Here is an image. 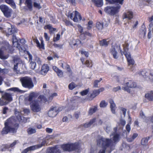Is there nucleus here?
Here are the masks:
<instances>
[{"label":"nucleus","mask_w":153,"mask_h":153,"mask_svg":"<svg viewBox=\"0 0 153 153\" xmlns=\"http://www.w3.org/2000/svg\"><path fill=\"white\" fill-rule=\"evenodd\" d=\"M59 64L61 65L62 68L64 69H65L66 66L68 65L65 62H60L59 63Z\"/></svg>","instance_id":"obj_57"},{"label":"nucleus","mask_w":153,"mask_h":153,"mask_svg":"<svg viewBox=\"0 0 153 153\" xmlns=\"http://www.w3.org/2000/svg\"><path fill=\"white\" fill-rule=\"evenodd\" d=\"M99 91L97 90H94L93 91L92 93L91 94V96L94 98L99 95Z\"/></svg>","instance_id":"obj_39"},{"label":"nucleus","mask_w":153,"mask_h":153,"mask_svg":"<svg viewBox=\"0 0 153 153\" xmlns=\"http://www.w3.org/2000/svg\"><path fill=\"white\" fill-rule=\"evenodd\" d=\"M102 80V78H100L99 80H96L94 81L93 83V86L94 88H98V83Z\"/></svg>","instance_id":"obj_35"},{"label":"nucleus","mask_w":153,"mask_h":153,"mask_svg":"<svg viewBox=\"0 0 153 153\" xmlns=\"http://www.w3.org/2000/svg\"><path fill=\"white\" fill-rule=\"evenodd\" d=\"M7 57V56L4 55L3 52L2 50V48H1L0 49V58L2 59H6Z\"/></svg>","instance_id":"obj_41"},{"label":"nucleus","mask_w":153,"mask_h":153,"mask_svg":"<svg viewBox=\"0 0 153 153\" xmlns=\"http://www.w3.org/2000/svg\"><path fill=\"white\" fill-rule=\"evenodd\" d=\"M94 3L97 6L101 7L103 4L102 0H94Z\"/></svg>","instance_id":"obj_32"},{"label":"nucleus","mask_w":153,"mask_h":153,"mask_svg":"<svg viewBox=\"0 0 153 153\" xmlns=\"http://www.w3.org/2000/svg\"><path fill=\"white\" fill-rule=\"evenodd\" d=\"M110 107L112 112L113 113H115V105L113 101L111 100H110Z\"/></svg>","instance_id":"obj_29"},{"label":"nucleus","mask_w":153,"mask_h":153,"mask_svg":"<svg viewBox=\"0 0 153 153\" xmlns=\"http://www.w3.org/2000/svg\"><path fill=\"white\" fill-rule=\"evenodd\" d=\"M120 7V5L114 7L108 6L105 8L104 11L107 13L114 16L119 12Z\"/></svg>","instance_id":"obj_5"},{"label":"nucleus","mask_w":153,"mask_h":153,"mask_svg":"<svg viewBox=\"0 0 153 153\" xmlns=\"http://www.w3.org/2000/svg\"><path fill=\"white\" fill-rule=\"evenodd\" d=\"M44 37L46 41H48L49 40L50 37L47 33H44Z\"/></svg>","instance_id":"obj_62"},{"label":"nucleus","mask_w":153,"mask_h":153,"mask_svg":"<svg viewBox=\"0 0 153 153\" xmlns=\"http://www.w3.org/2000/svg\"><path fill=\"white\" fill-rule=\"evenodd\" d=\"M104 127L106 129V131L108 133L111 130L110 125L108 124L107 126L106 125L105 127L104 126Z\"/></svg>","instance_id":"obj_56"},{"label":"nucleus","mask_w":153,"mask_h":153,"mask_svg":"<svg viewBox=\"0 0 153 153\" xmlns=\"http://www.w3.org/2000/svg\"><path fill=\"white\" fill-rule=\"evenodd\" d=\"M34 41L36 43L37 46L40 49H45L44 44V41L42 38L40 39L41 44H40L38 40L37 39H34Z\"/></svg>","instance_id":"obj_18"},{"label":"nucleus","mask_w":153,"mask_h":153,"mask_svg":"<svg viewBox=\"0 0 153 153\" xmlns=\"http://www.w3.org/2000/svg\"><path fill=\"white\" fill-rule=\"evenodd\" d=\"M16 32V29L14 27L10 26V27L8 28L7 33L8 35H10Z\"/></svg>","instance_id":"obj_30"},{"label":"nucleus","mask_w":153,"mask_h":153,"mask_svg":"<svg viewBox=\"0 0 153 153\" xmlns=\"http://www.w3.org/2000/svg\"><path fill=\"white\" fill-rule=\"evenodd\" d=\"M113 139L114 142L118 141L119 139V135L117 134H114L113 137Z\"/></svg>","instance_id":"obj_47"},{"label":"nucleus","mask_w":153,"mask_h":153,"mask_svg":"<svg viewBox=\"0 0 153 153\" xmlns=\"http://www.w3.org/2000/svg\"><path fill=\"white\" fill-rule=\"evenodd\" d=\"M60 36L59 33L57 34L56 36V37H54L53 38V41H56L59 40L60 39Z\"/></svg>","instance_id":"obj_61"},{"label":"nucleus","mask_w":153,"mask_h":153,"mask_svg":"<svg viewBox=\"0 0 153 153\" xmlns=\"http://www.w3.org/2000/svg\"><path fill=\"white\" fill-rule=\"evenodd\" d=\"M69 148V144H64L61 146V148L64 151H70Z\"/></svg>","instance_id":"obj_31"},{"label":"nucleus","mask_w":153,"mask_h":153,"mask_svg":"<svg viewBox=\"0 0 153 153\" xmlns=\"http://www.w3.org/2000/svg\"><path fill=\"white\" fill-rule=\"evenodd\" d=\"M77 26L78 28V30L79 32L81 33H82L83 31V27L79 25H77Z\"/></svg>","instance_id":"obj_58"},{"label":"nucleus","mask_w":153,"mask_h":153,"mask_svg":"<svg viewBox=\"0 0 153 153\" xmlns=\"http://www.w3.org/2000/svg\"><path fill=\"white\" fill-rule=\"evenodd\" d=\"M120 50L121 54H122V51L120 49V46L119 45H113L112 46L111 48V52L114 58V59H117L118 58V56L117 55V51Z\"/></svg>","instance_id":"obj_9"},{"label":"nucleus","mask_w":153,"mask_h":153,"mask_svg":"<svg viewBox=\"0 0 153 153\" xmlns=\"http://www.w3.org/2000/svg\"><path fill=\"white\" fill-rule=\"evenodd\" d=\"M17 140H15L10 145H3L2 146V151H4L6 149H9L10 147H12L15 145H16V144L17 143Z\"/></svg>","instance_id":"obj_20"},{"label":"nucleus","mask_w":153,"mask_h":153,"mask_svg":"<svg viewBox=\"0 0 153 153\" xmlns=\"http://www.w3.org/2000/svg\"><path fill=\"white\" fill-rule=\"evenodd\" d=\"M9 91H14V92H17L21 93H24L25 91L20 89L19 88L17 87H13L11 88L8 89Z\"/></svg>","instance_id":"obj_26"},{"label":"nucleus","mask_w":153,"mask_h":153,"mask_svg":"<svg viewBox=\"0 0 153 153\" xmlns=\"http://www.w3.org/2000/svg\"><path fill=\"white\" fill-rule=\"evenodd\" d=\"M151 73L146 70L142 71L138 73L140 75L142 76L144 78L147 79H149V78Z\"/></svg>","instance_id":"obj_15"},{"label":"nucleus","mask_w":153,"mask_h":153,"mask_svg":"<svg viewBox=\"0 0 153 153\" xmlns=\"http://www.w3.org/2000/svg\"><path fill=\"white\" fill-rule=\"evenodd\" d=\"M27 131L29 134H31L35 133L36 131L34 128H30L27 129Z\"/></svg>","instance_id":"obj_37"},{"label":"nucleus","mask_w":153,"mask_h":153,"mask_svg":"<svg viewBox=\"0 0 153 153\" xmlns=\"http://www.w3.org/2000/svg\"><path fill=\"white\" fill-rule=\"evenodd\" d=\"M97 109V107L96 106H94V107L91 108L88 111V113L90 115H92L94 113H95Z\"/></svg>","instance_id":"obj_34"},{"label":"nucleus","mask_w":153,"mask_h":153,"mask_svg":"<svg viewBox=\"0 0 153 153\" xmlns=\"http://www.w3.org/2000/svg\"><path fill=\"white\" fill-rule=\"evenodd\" d=\"M36 66V62H32L30 63V66L32 69H34L35 68Z\"/></svg>","instance_id":"obj_52"},{"label":"nucleus","mask_w":153,"mask_h":153,"mask_svg":"<svg viewBox=\"0 0 153 153\" xmlns=\"http://www.w3.org/2000/svg\"><path fill=\"white\" fill-rule=\"evenodd\" d=\"M93 26V22L92 21H89L88 24L87 28L88 30H90L91 29Z\"/></svg>","instance_id":"obj_51"},{"label":"nucleus","mask_w":153,"mask_h":153,"mask_svg":"<svg viewBox=\"0 0 153 153\" xmlns=\"http://www.w3.org/2000/svg\"><path fill=\"white\" fill-rule=\"evenodd\" d=\"M25 3L28 8L30 10L31 9L32 6L31 0H26Z\"/></svg>","instance_id":"obj_38"},{"label":"nucleus","mask_w":153,"mask_h":153,"mask_svg":"<svg viewBox=\"0 0 153 153\" xmlns=\"http://www.w3.org/2000/svg\"><path fill=\"white\" fill-rule=\"evenodd\" d=\"M34 60L35 61V62H37L39 65H41L42 62V60L39 57L36 56L35 57Z\"/></svg>","instance_id":"obj_45"},{"label":"nucleus","mask_w":153,"mask_h":153,"mask_svg":"<svg viewBox=\"0 0 153 153\" xmlns=\"http://www.w3.org/2000/svg\"><path fill=\"white\" fill-rule=\"evenodd\" d=\"M85 65L88 67H91L92 66L91 61L90 60H87L85 62Z\"/></svg>","instance_id":"obj_54"},{"label":"nucleus","mask_w":153,"mask_h":153,"mask_svg":"<svg viewBox=\"0 0 153 153\" xmlns=\"http://www.w3.org/2000/svg\"><path fill=\"white\" fill-rule=\"evenodd\" d=\"M140 33L142 35L143 37H144L146 34V30L145 28L141 29L140 30Z\"/></svg>","instance_id":"obj_50"},{"label":"nucleus","mask_w":153,"mask_h":153,"mask_svg":"<svg viewBox=\"0 0 153 153\" xmlns=\"http://www.w3.org/2000/svg\"><path fill=\"white\" fill-rule=\"evenodd\" d=\"M47 152L48 153H61L59 149L56 147L48 149Z\"/></svg>","instance_id":"obj_22"},{"label":"nucleus","mask_w":153,"mask_h":153,"mask_svg":"<svg viewBox=\"0 0 153 153\" xmlns=\"http://www.w3.org/2000/svg\"><path fill=\"white\" fill-rule=\"evenodd\" d=\"M13 45L14 47H16L18 48L19 51H21L22 49L21 47L20 46V45L18 42V40L16 36L14 35H13L12 38Z\"/></svg>","instance_id":"obj_14"},{"label":"nucleus","mask_w":153,"mask_h":153,"mask_svg":"<svg viewBox=\"0 0 153 153\" xmlns=\"http://www.w3.org/2000/svg\"><path fill=\"white\" fill-rule=\"evenodd\" d=\"M56 73L57 74L58 76L59 77H63V73L62 71L61 70H60V69L58 71H58Z\"/></svg>","instance_id":"obj_55"},{"label":"nucleus","mask_w":153,"mask_h":153,"mask_svg":"<svg viewBox=\"0 0 153 153\" xmlns=\"http://www.w3.org/2000/svg\"><path fill=\"white\" fill-rule=\"evenodd\" d=\"M113 142L111 139L101 138L98 140L97 144L102 146L98 153H105V149L107 147H111L113 145Z\"/></svg>","instance_id":"obj_2"},{"label":"nucleus","mask_w":153,"mask_h":153,"mask_svg":"<svg viewBox=\"0 0 153 153\" xmlns=\"http://www.w3.org/2000/svg\"><path fill=\"white\" fill-rule=\"evenodd\" d=\"M133 12L130 10H129L126 13H124L123 18V19L127 18L130 20L133 18Z\"/></svg>","instance_id":"obj_16"},{"label":"nucleus","mask_w":153,"mask_h":153,"mask_svg":"<svg viewBox=\"0 0 153 153\" xmlns=\"http://www.w3.org/2000/svg\"><path fill=\"white\" fill-rule=\"evenodd\" d=\"M23 111L25 114H28L30 113V110L28 108H24Z\"/></svg>","instance_id":"obj_64"},{"label":"nucleus","mask_w":153,"mask_h":153,"mask_svg":"<svg viewBox=\"0 0 153 153\" xmlns=\"http://www.w3.org/2000/svg\"><path fill=\"white\" fill-rule=\"evenodd\" d=\"M80 43H81V42L78 40H75L74 39H73L72 41H71L70 42L71 45H76Z\"/></svg>","instance_id":"obj_36"},{"label":"nucleus","mask_w":153,"mask_h":153,"mask_svg":"<svg viewBox=\"0 0 153 153\" xmlns=\"http://www.w3.org/2000/svg\"><path fill=\"white\" fill-rule=\"evenodd\" d=\"M38 96V93L35 92H32L28 96V100L30 102L32 100L36 97Z\"/></svg>","instance_id":"obj_23"},{"label":"nucleus","mask_w":153,"mask_h":153,"mask_svg":"<svg viewBox=\"0 0 153 153\" xmlns=\"http://www.w3.org/2000/svg\"><path fill=\"white\" fill-rule=\"evenodd\" d=\"M110 41L109 39H103L100 41V44L102 46H107L109 43Z\"/></svg>","instance_id":"obj_25"},{"label":"nucleus","mask_w":153,"mask_h":153,"mask_svg":"<svg viewBox=\"0 0 153 153\" xmlns=\"http://www.w3.org/2000/svg\"><path fill=\"white\" fill-rule=\"evenodd\" d=\"M5 1L6 3L10 5L13 8H16V4L13 0H5Z\"/></svg>","instance_id":"obj_28"},{"label":"nucleus","mask_w":153,"mask_h":153,"mask_svg":"<svg viewBox=\"0 0 153 153\" xmlns=\"http://www.w3.org/2000/svg\"><path fill=\"white\" fill-rule=\"evenodd\" d=\"M2 99L3 101L6 102L7 103L12 100V95L9 93H5L2 96Z\"/></svg>","instance_id":"obj_11"},{"label":"nucleus","mask_w":153,"mask_h":153,"mask_svg":"<svg viewBox=\"0 0 153 153\" xmlns=\"http://www.w3.org/2000/svg\"><path fill=\"white\" fill-rule=\"evenodd\" d=\"M0 9L4 15L7 18H10L13 13V10L7 5L4 4L0 6Z\"/></svg>","instance_id":"obj_4"},{"label":"nucleus","mask_w":153,"mask_h":153,"mask_svg":"<svg viewBox=\"0 0 153 153\" xmlns=\"http://www.w3.org/2000/svg\"><path fill=\"white\" fill-rule=\"evenodd\" d=\"M122 146L123 148L127 149H128L129 148V146L125 143H123L122 144Z\"/></svg>","instance_id":"obj_63"},{"label":"nucleus","mask_w":153,"mask_h":153,"mask_svg":"<svg viewBox=\"0 0 153 153\" xmlns=\"http://www.w3.org/2000/svg\"><path fill=\"white\" fill-rule=\"evenodd\" d=\"M82 35L88 36L90 37L91 36V33H89V32H88V31H85V32L81 34V36Z\"/></svg>","instance_id":"obj_60"},{"label":"nucleus","mask_w":153,"mask_h":153,"mask_svg":"<svg viewBox=\"0 0 153 153\" xmlns=\"http://www.w3.org/2000/svg\"><path fill=\"white\" fill-rule=\"evenodd\" d=\"M9 120H7L5 123V127L3 128L2 131V133L3 134H6L10 132L12 133L15 132L16 130L13 128H11L8 126Z\"/></svg>","instance_id":"obj_8"},{"label":"nucleus","mask_w":153,"mask_h":153,"mask_svg":"<svg viewBox=\"0 0 153 153\" xmlns=\"http://www.w3.org/2000/svg\"><path fill=\"white\" fill-rule=\"evenodd\" d=\"M49 70V68L48 65L46 64H44L42 67L40 73L41 74L45 75L47 73Z\"/></svg>","instance_id":"obj_17"},{"label":"nucleus","mask_w":153,"mask_h":153,"mask_svg":"<svg viewBox=\"0 0 153 153\" xmlns=\"http://www.w3.org/2000/svg\"><path fill=\"white\" fill-rule=\"evenodd\" d=\"M58 111L55 107L51 108L48 112V116L51 117H55L57 114Z\"/></svg>","instance_id":"obj_12"},{"label":"nucleus","mask_w":153,"mask_h":153,"mask_svg":"<svg viewBox=\"0 0 153 153\" xmlns=\"http://www.w3.org/2000/svg\"><path fill=\"white\" fill-rule=\"evenodd\" d=\"M42 101L45 102L47 100L45 96L41 95L39 96L36 100L33 101L30 104V108L31 111L34 112H40L42 109L41 107L40 104Z\"/></svg>","instance_id":"obj_1"},{"label":"nucleus","mask_w":153,"mask_h":153,"mask_svg":"<svg viewBox=\"0 0 153 153\" xmlns=\"http://www.w3.org/2000/svg\"><path fill=\"white\" fill-rule=\"evenodd\" d=\"M44 28L45 29H48L50 31H55L56 30V28H53L50 25H48L45 26Z\"/></svg>","instance_id":"obj_43"},{"label":"nucleus","mask_w":153,"mask_h":153,"mask_svg":"<svg viewBox=\"0 0 153 153\" xmlns=\"http://www.w3.org/2000/svg\"><path fill=\"white\" fill-rule=\"evenodd\" d=\"M37 147L36 146H31L24 150L22 152V153H27L29 151L34 150Z\"/></svg>","instance_id":"obj_27"},{"label":"nucleus","mask_w":153,"mask_h":153,"mask_svg":"<svg viewBox=\"0 0 153 153\" xmlns=\"http://www.w3.org/2000/svg\"><path fill=\"white\" fill-rule=\"evenodd\" d=\"M67 16L73 20L74 22H78L81 19V17L79 13L75 11L72 13L68 12L66 13Z\"/></svg>","instance_id":"obj_6"},{"label":"nucleus","mask_w":153,"mask_h":153,"mask_svg":"<svg viewBox=\"0 0 153 153\" xmlns=\"http://www.w3.org/2000/svg\"><path fill=\"white\" fill-rule=\"evenodd\" d=\"M108 103L107 102L104 100H102L100 102V105L101 108H104L106 107Z\"/></svg>","instance_id":"obj_46"},{"label":"nucleus","mask_w":153,"mask_h":153,"mask_svg":"<svg viewBox=\"0 0 153 153\" xmlns=\"http://www.w3.org/2000/svg\"><path fill=\"white\" fill-rule=\"evenodd\" d=\"M76 85L73 82L70 83L68 86L69 89L70 90H72L76 87Z\"/></svg>","instance_id":"obj_49"},{"label":"nucleus","mask_w":153,"mask_h":153,"mask_svg":"<svg viewBox=\"0 0 153 153\" xmlns=\"http://www.w3.org/2000/svg\"><path fill=\"white\" fill-rule=\"evenodd\" d=\"M57 96V94L56 93H51V94H50L49 96L48 97V100H49L51 101L53 98L54 97H56Z\"/></svg>","instance_id":"obj_42"},{"label":"nucleus","mask_w":153,"mask_h":153,"mask_svg":"<svg viewBox=\"0 0 153 153\" xmlns=\"http://www.w3.org/2000/svg\"><path fill=\"white\" fill-rule=\"evenodd\" d=\"M96 121V119L94 118L91 119L90 121L86 123L84 125L85 127L87 128L90 126L91 125L93 124Z\"/></svg>","instance_id":"obj_24"},{"label":"nucleus","mask_w":153,"mask_h":153,"mask_svg":"<svg viewBox=\"0 0 153 153\" xmlns=\"http://www.w3.org/2000/svg\"><path fill=\"white\" fill-rule=\"evenodd\" d=\"M81 52V54H84L86 57H88V53L86 51H85L84 50H81L79 51Z\"/></svg>","instance_id":"obj_59"},{"label":"nucleus","mask_w":153,"mask_h":153,"mask_svg":"<svg viewBox=\"0 0 153 153\" xmlns=\"http://www.w3.org/2000/svg\"><path fill=\"white\" fill-rule=\"evenodd\" d=\"M22 85L23 87L30 89L34 86L31 79L28 77H22L20 79Z\"/></svg>","instance_id":"obj_3"},{"label":"nucleus","mask_w":153,"mask_h":153,"mask_svg":"<svg viewBox=\"0 0 153 153\" xmlns=\"http://www.w3.org/2000/svg\"><path fill=\"white\" fill-rule=\"evenodd\" d=\"M145 97L149 100L153 101V91H151L146 94Z\"/></svg>","instance_id":"obj_21"},{"label":"nucleus","mask_w":153,"mask_h":153,"mask_svg":"<svg viewBox=\"0 0 153 153\" xmlns=\"http://www.w3.org/2000/svg\"><path fill=\"white\" fill-rule=\"evenodd\" d=\"M148 142V139L147 138H144L142 140L141 143L143 145H146L147 144Z\"/></svg>","instance_id":"obj_48"},{"label":"nucleus","mask_w":153,"mask_h":153,"mask_svg":"<svg viewBox=\"0 0 153 153\" xmlns=\"http://www.w3.org/2000/svg\"><path fill=\"white\" fill-rule=\"evenodd\" d=\"M138 134L136 133H134L133 134L132 137L130 138H128L127 140L128 142H131L137 136Z\"/></svg>","instance_id":"obj_40"},{"label":"nucleus","mask_w":153,"mask_h":153,"mask_svg":"<svg viewBox=\"0 0 153 153\" xmlns=\"http://www.w3.org/2000/svg\"><path fill=\"white\" fill-rule=\"evenodd\" d=\"M89 91V89L88 88L80 92V94L82 96L86 95Z\"/></svg>","instance_id":"obj_44"},{"label":"nucleus","mask_w":153,"mask_h":153,"mask_svg":"<svg viewBox=\"0 0 153 153\" xmlns=\"http://www.w3.org/2000/svg\"><path fill=\"white\" fill-rule=\"evenodd\" d=\"M34 6L38 9H40L42 7L39 2H35L33 4Z\"/></svg>","instance_id":"obj_53"},{"label":"nucleus","mask_w":153,"mask_h":153,"mask_svg":"<svg viewBox=\"0 0 153 153\" xmlns=\"http://www.w3.org/2000/svg\"><path fill=\"white\" fill-rule=\"evenodd\" d=\"M127 87H123L122 88L124 90L126 91L128 93L130 92V89L129 88H134L136 87V83L132 81H130L126 83Z\"/></svg>","instance_id":"obj_10"},{"label":"nucleus","mask_w":153,"mask_h":153,"mask_svg":"<svg viewBox=\"0 0 153 153\" xmlns=\"http://www.w3.org/2000/svg\"><path fill=\"white\" fill-rule=\"evenodd\" d=\"M104 24V26H107L108 25V22L105 21L103 23L97 22L96 23V27L99 30H101L103 28Z\"/></svg>","instance_id":"obj_13"},{"label":"nucleus","mask_w":153,"mask_h":153,"mask_svg":"<svg viewBox=\"0 0 153 153\" xmlns=\"http://www.w3.org/2000/svg\"><path fill=\"white\" fill-rule=\"evenodd\" d=\"M70 151L74 150L78 148L77 144L76 143L69 144Z\"/></svg>","instance_id":"obj_33"},{"label":"nucleus","mask_w":153,"mask_h":153,"mask_svg":"<svg viewBox=\"0 0 153 153\" xmlns=\"http://www.w3.org/2000/svg\"><path fill=\"white\" fill-rule=\"evenodd\" d=\"M128 45L127 44H125L123 45V49L124 50L123 53L127 58L129 65H133L134 64V61L131 58L130 53L127 52L128 49Z\"/></svg>","instance_id":"obj_7"},{"label":"nucleus","mask_w":153,"mask_h":153,"mask_svg":"<svg viewBox=\"0 0 153 153\" xmlns=\"http://www.w3.org/2000/svg\"><path fill=\"white\" fill-rule=\"evenodd\" d=\"M13 61L16 64V65H14V69L15 71H17L16 69L18 64L21 63L22 61L19 57L16 56L14 57Z\"/></svg>","instance_id":"obj_19"}]
</instances>
